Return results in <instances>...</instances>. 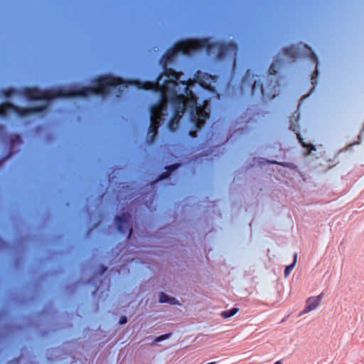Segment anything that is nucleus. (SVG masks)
<instances>
[{"instance_id":"nucleus-1","label":"nucleus","mask_w":364,"mask_h":364,"mask_svg":"<svg viewBox=\"0 0 364 364\" xmlns=\"http://www.w3.org/2000/svg\"><path fill=\"white\" fill-rule=\"evenodd\" d=\"M205 49L208 53L212 50H218L217 58L222 60L227 56L234 58L233 68L236 65L235 57L238 53V46L236 43L215 42L210 43L208 38L191 39L176 43L172 48L168 49L160 60L163 65L164 72L159 75L156 82L140 81L138 80H124L116 85H107L105 87L107 93L108 87L134 85L139 89L153 90L160 92L159 102L150 108V125L147 132V139L149 144L154 142L159 125L164 124L168 119L171 111L173 113L167 126L170 131H175L178 126L182 115L188 114L191 122L196 129H200L205 124V119H208L210 114L203 108L199 109L196 106V99L184 82H181L183 91L187 95L185 100L183 93H178L177 90L178 75L175 70L167 68V65L173 61L178 53L191 55L193 53Z\"/></svg>"},{"instance_id":"nucleus-2","label":"nucleus","mask_w":364,"mask_h":364,"mask_svg":"<svg viewBox=\"0 0 364 364\" xmlns=\"http://www.w3.org/2000/svg\"><path fill=\"white\" fill-rule=\"evenodd\" d=\"M119 77L111 75H102L95 78L92 87H81L64 90L63 88L41 90L36 87H26L23 95L31 100H51L60 97H88L90 95H104L107 94V85H116L121 82Z\"/></svg>"},{"instance_id":"nucleus-3","label":"nucleus","mask_w":364,"mask_h":364,"mask_svg":"<svg viewBox=\"0 0 364 364\" xmlns=\"http://www.w3.org/2000/svg\"><path fill=\"white\" fill-rule=\"evenodd\" d=\"M176 73L177 74H178L177 76L178 79L176 80V81L178 83L177 90H178V93L183 94L185 100H186V99H187V95L183 91V87L181 85V82H184L186 84V85L188 86V90L193 93V95L195 96L196 100H197L196 96L194 95L193 91L191 90V87H192L193 85L196 82H197L199 84V85L204 89H206L208 90H213L211 83L213 81L215 77H213L212 75H210L209 74H207L205 73H201L200 71H197L194 75V80H191L190 79L188 80H180V77L181 75H183V73L181 72H176ZM208 103V102L207 100H204L203 106L198 107L197 104H196V106L199 109L203 108L204 109H205V107L207 106ZM205 111L207 112L206 110H205ZM208 113L209 114L208 112Z\"/></svg>"},{"instance_id":"nucleus-4","label":"nucleus","mask_w":364,"mask_h":364,"mask_svg":"<svg viewBox=\"0 0 364 364\" xmlns=\"http://www.w3.org/2000/svg\"><path fill=\"white\" fill-rule=\"evenodd\" d=\"M306 48L309 51V55L311 59L314 61L316 65V70L314 73V75L311 77V83L314 86L316 83V78L318 75V71L317 69V66L318 64V60L316 55L314 52L312 51L311 47L308 46L306 44L299 43L296 46H291L287 48H284L282 49V53L284 55L287 57L289 60L294 61L296 58L301 57L302 53L300 52L302 48Z\"/></svg>"},{"instance_id":"nucleus-5","label":"nucleus","mask_w":364,"mask_h":364,"mask_svg":"<svg viewBox=\"0 0 364 364\" xmlns=\"http://www.w3.org/2000/svg\"><path fill=\"white\" fill-rule=\"evenodd\" d=\"M46 106H34L31 107H19L11 103L5 102L0 105V117H6L10 112H15L20 117H26L32 114L44 111Z\"/></svg>"},{"instance_id":"nucleus-6","label":"nucleus","mask_w":364,"mask_h":364,"mask_svg":"<svg viewBox=\"0 0 364 364\" xmlns=\"http://www.w3.org/2000/svg\"><path fill=\"white\" fill-rule=\"evenodd\" d=\"M277 87V82L272 85V82L271 81L264 86L259 82L255 80L252 86V94L255 95L257 90H259L262 98L272 100L277 96V92H279Z\"/></svg>"},{"instance_id":"nucleus-7","label":"nucleus","mask_w":364,"mask_h":364,"mask_svg":"<svg viewBox=\"0 0 364 364\" xmlns=\"http://www.w3.org/2000/svg\"><path fill=\"white\" fill-rule=\"evenodd\" d=\"M131 215L128 213H123L121 215L115 217L117 231L123 235L127 234V240L130 238L133 232L129 225Z\"/></svg>"},{"instance_id":"nucleus-8","label":"nucleus","mask_w":364,"mask_h":364,"mask_svg":"<svg viewBox=\"0 0 364 364\" xmlns=\"http://www.w3.org/2000/svg\"><path fill=\"white\" fill-rule=\"evenodd\" d=\"M323 297V294H321L317 296H311L309 297L306 300V306L304 309L302 311L301 314L309 313L314 309H316L321 303V300Z\"/></svg>"},{"instance_id":"nucleus-9","label":"nucleus","mask_w":364,"mask_h":364,"mask_svg":"<svg viewBox=\"0 0 364 364\" xmlns=\"http://www.w3.org/2000/svg\"><path fill=\"white\" fill-rule=\"evenodd\" d=\"M159 302L160 303H169L171 304H178V301L174 297H170L164 292H161L159 294Z\"/></svg>"},{"instance_id":"nucleus-10","label":"nucleus","mask_w":364,"mask_h":364,"mask_svg":"<svg viewBox=\"0 0 364 364\" xmlns=\"http://www.w3.org/2000/svg\"><path fill=\"white\" fill-rule=\"evenodd\" d=\"M280 65L281 60L279 58L276 59L269 68V74L270 75H274L275 74H277V70L279 69Z\"/></svg>"},{"instance_id":"nucleus-11","label":"nucleus","mask_w":364,"mask_h":364,"mask_svg":"<svg viewBox=\"0 0 364 364\" xmlns=\"http://www.w3.org/2000/svg\"><path fill=\"white\" fill-rule=\"evenodd\" d=\"M239 311L238 308H232L230 310L223 311L221 312L220 316L224 318H228L235 315Z\"/></svg>"},{"instance_id":"nucleus-12","label":"nucleus","mask_w":364,"mask_h":364,"mask_svg":"<svg viewBox=\"0 0 364 364\" xmlns=\"http://www.w3.org/2000/svg\"><path fill=\"white\" fill-rule=\"evenodd\" d=\"M296 261H297V253H295L294 255V261L293 262L287 266L285 269H284V276L287 277L289 276V274H290L291 271L293 269V268L294 267L296 263Z\"/></svg>"},{"instance_id":"nucleus-13","label":"nucleus","mask_w":364,"mask_h":364,"mask_svg":"<svg viewBox=\"0 0 364 364\" xmlns=\"http://www.w3.org/2000/svg\"><path fill=\"white\" fill-rule=\"evenodd\" d=\"M269 164H279L283 167H287V168H292L293 166V164H291V163H287V162H277L276 161H269Z\"/></svg>"},{"instance_id":"nucleus-14","label":"nucleus","mask_w":364,"mask_h":364,"mask_svg":"<svg viewBox=\"0 0 364 364\" xmlns=\"http://www.w3.org/2000/svg\"><path fill=\"white\" fill-rule=\"evenodd\" d=\"M251 76L253 77V74L252 73L250 70H247V72L245 73V76L243 77V78L242 80V83L245 84L246 82V81L248 80V78L250 77Z\"/></svg>"},{"instance_id":"nucleus-15","label":"nucleus","mask_w":364,"mask_h":364,"mask_svg":"<svg viewBox=\"0 0 364 364\" xmlns=\"http://www.w3.org/2000/svg\"><path fill=\"white\" fill-rule=\"evenodd\" d=\"M299 140H300V142L301 143L302 146L304 147H306V148H309V151H315L316 150V147L313 144H306L305 143H304L302 141V139L301 138H299Z\"/></svg>"},{"instance_id":"nucleus-16","label":"nucleus","mask_w":364,"mask_h":364,"mask_svg":"<svg viewBox=\"0 0 364 364\" xmlns=\"http://www.w3.org/2000/svg\"><path fill=\"white\" fill-rule=\"evenodd\" d=\"M179 166H180V164H173V165H171V166H166V168L168 171H174L176 168H177Z\"/></svg>"},{"instance_id":"nucleus-17","label":"nucleus","mask_w":364,"mask_h":364,"mask_svg":"<svg viewBox=\"0 0 364 364\" xmlns=\"http://www.w3.org/2000/svg\"><path fill=\"white\" fill-rule=\"evenodd\" d=\"M170 336H171V333H166V334L161 335V336H159L158 338H156V341H163L164 339L168 338Z\"/></svg>"},{"instance_id":"nucleus-18","label":"nucleus","mask_w":364,"mask_h":364,"mask_svg":"<svg viewBox=\"0 0 364 364\" xmlns=\"http://www.w3.org/2000/svg\"><path fill=\"white\" fill-rule=\"evenodd\" d=\"M127 322V317L124 316H122L119 321V324H124Z\"/></svg>"},{"instance_id":"nucleus-19","label":"nucleus","mask_w":364,"mask_h":364,"mask_svg":"<svg viewBox=\"0 0 364 364\" xmlns=\"http://www.w3.org/2000/svg\"><path fill=\"white\" fill-rule=\"evenodd\" d=\"M107 269V268L105 266L101 265L100 267V274H102L103 273H105L106 272Z\"/></svg>"},{"instance_id":"nucleus-20","label":"nucleus","mask_w":364,"mask_h":364,"mask_svg":"<svg viewBox=\"0 0 364 364\" xmlns=\"http://www.w3.org/2000/svg\"><path fill=\"white\" fill-rule=\"evenodd\" d=\"M169 175V173L167 172V173H162L159 177V180H162V179H164L166 178H167Z\"/></svg>"},{"instance_id":"nucleus-21","label":"nucleus","mask_w":364,"mask_h":364,"mask_svg":"<svg viewBox=\"0 0 364 364\" xmlns=\"http://www.w3.org/2000/svg\"><path fill=\"white\" fill-rule=\"evenodd\" d=\"M13 92V90H5L4 92V94L6 96V97H9L10 96V95L11 94V92Z\"/></svg>"},{"instance_id":"nucleus-22","label":"nucleus","mask_w":364,"mask_h":364,"mask_svg":"<svg viewBox=\"0 0 364 364\" xmlns=\"http://www.w3.org/2000/svg\"><path fill=\"white\" fill-rule=\"evenodd\" d=\"M189 135L192 137V138H195L197 136V134H196V131H190L189 132Z\"/></svg>"},{"instance_id":"nucleus-23","label":"nucleus","mask_w":364,"mask_h":364,"mask_svg":"<svg viewBox=\"0 0 364 364\" xmlns=\"http://www.w3.org/2000/svg\"><path fill=\"white\" fill-rule=\"evenodd\" d=\"M15 139H16L17 141H21V136H20L19 135H16V136H15Z\"/></svg>"},{"instance_id":"nucleus-24","label":"nucleus","mask_w":364,"mask_h":364,"mask_svg":"<svg viewBox=\"0 0 364 364\" xmlns=\"http://www.w3.org/2000/svg\"><path fill=\"white\" fill-rule=\"evenodd\" d=\"M4 130V127L3 125H0V132H3Z\"/></svg>"},{"instance_id":"nucleus-25","label":"nucleus","mask_w":364,"mask_h":364,"mask_svg":"<svg viewBox=\"0 0 364 364\" xmlns=\"http://www.w3.org/2000/svg\"><path fill=\"white\" fill-rule=\"evenodd\" d=\"M274 364H282L281 361H277L276 363H274Z\"/></svg>"},{"instance_id":"nucleus-26","label":"nucleus","mask_w":364,"mask_h":364,"mask_svg":"<svg viewBox=\"0 0 364 364\" xmlns=\"http://www.w3.org/2000/svg\"><path fill=\"white\" fill-rule=\"evenodd\" d=\"M9 157V156H6L5 158L3 159V161L6 160L7 158Z\"/></svg>"},{"instance_id":"nucleus-27","label":"nucleus","mask_w":364,"mask_h":364,"mask_svg":"<svg viewBox=\"0 0 364 364\" xmlns=\"http://www.w3.org/2000/svg\"><path fill=\"white\" fill-rule=\"evenodd\" d=\"M97 291V289H95V291H93V294H95Z\"/></svg>"}]
</instances>
